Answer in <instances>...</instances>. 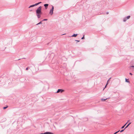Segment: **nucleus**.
<instances>
[{"label":"nucleus","instance_id":"nucleus-1","mask_svg":"<svg viewBox=\"0 0 134 134\" xmlns=\"http://www.w3.org/2000/svg\"><path fill=\"white\" fill-rule=\"evenodd\" d=\"M42 6L39 7L36 10V15L38 18H40L41 16V15L42 14V13L41 11Z\"/></svg>","mask_w":134,"mask_h":134},{"label":"nucleus","instance_id":"nucleus-2","mask_svg":"<svg viewBox=\"0 0 134 134\" xmlns=\"http://www.w3.org/2000/svg\"><path fill=\"white\" fill-rule=\"evenodd\" d=\"M54 7L53 6H52V8L50 9L49 11V14L51 15H52L53 14V11L54 10Z\"/></svg>","mask_w":134,"mask_h":134},{"label":"nucleus","instance_id":"nucleus-3","mask_svg":"<svg viewBox=\"0 0 134 134\" xmlns=\"http://www.w3.org/2000/svg\"><path fill=\"white\" fill-rule=\"evenodd\" d=\"M64 90H62L61 89H59L58 90V91H57V93H58L59 92H60L61 93H62L64 92Z\"/></svg>","mask_w":134,"mask_h":134},{"label":"nucleus","instance_id":"nucleus-4","mask_svg":"<svg viewBox=\"0 0 134 134\" xmlns=\"http://www.w3.org/2000/svg\"><path fill=\"white\" fill-rule=\"evenodd\" d=\"M44 5L45 7V9H46L48 7V4H45Z\"/></svg>","mask_w":134,"mask_h":134},{"label":"nucleus","instance_id":"nucleus-5","mask_svg":"<svg viewBox=\"0 0 134 134\" xmlns=\"http://www.w3.org/2000/svg\"><path fill=\"white\" fill-rule=\"evenodd\" d=\"M45 134H54L52 132H45Z\"/></svg>","mask_w":134,"mask_h":134},{"label":"nucleus","instance_id":"nucleus-6","mask_svg":"<svg viewBox=\"0 0 134 134\" xmlns=\"http://www.w3.org/2000/svg\"><path fill=\"white\" fill-rule=\"evenodd\" d=\"M77 34H74L73 35H72V36H70L76 37V36H77Z\"/></svg>","mask_w":134,"mask_h":134},{"label":"nucleus","instance_id":"nucleus-7","mask_svg":"<svg viewBox=\"0 0 134 134\" xmlns=\"http://www.w3.org/2000/svg\"><path fill=\"white\" fill-rule=\"evenodd\" d=\"M128 122H127L124 125H123V126H122L121 127V129H123L125 126H126V124H127V123Z\"/></svg>","mask_w":134,"mask_h":134},{"label":"nucleus","instance_id":"nucleus-8","mask_svg":"<svg viewBox=\"0 0 134 134\" xmlns=\"http://www.w3.org/2000/svg\"><path fill=\"white\" fill-rule=\"evenodd\" d=\"M131 123V122H130L129 124H127V125L125 127V129H126L127 128Z\"/></svg>","mask_w":134,"mask_h":134},{"label":"nucleus","instance_id":"nucleus-9","mask_svg":"<svg viewBox=\"0 0 134 134\" xmlns=\"http://www.w3.org/2000/svg\"><path fill=\"white\" fill-rule=\"evenodd\" d=\"M127 20V19H126V18H124V19H123V21L124 22H125Z\"/></svg>","mask_w":134,"mask_h":134},{"label":"nucleus","instance_id":"nucleus-10","mask_svg":"<svg viewBox=\"0 0 134 134\" xmlns=\"http://www.w3.org/2000/svg\"><path fill=\"white\" fill-rule=\"evenodd\" d=\"M108 98H106L105 99H101V100L102 101H105L106 99H107Z\"/></svg>","mask_w":134,"mask_h":134},{"label":"nucleus","instance_id":"nucleus-11","mask_svg":"<svg viewBox=\"0 0 134 134\" xmlns=\"http://www.w3.org/2000/svg\"><path fill=\"white\" fill-rule=\"evenodd\" d=\"M34 7V4H33V5H30L29 7V8H31V7Z\"/></svg>","mask_w":134,"mask_h":134},{"label":"nucleus","instance_id":"nucleus-12","mask_svg":"<svg viewBox=\"0 0 134 134\" xmlns=\"http://www.w3.org/2000/svg\"><path fill=\"white\" fill-rule=\"evenodd\" d=\"M130 17V15H129L126 18V19H129Z\"/></svg>","mask_w":134,"mask_h":134},{"label":"nucleus","instance_id":"nucleus-13","mask_svg":"<svg viewBox=\"0 0 134 134\" xmlns=\"http://www.w3.org/2000/svg\"><path fill=\"white\" fill-rule=\"evenodd\" d=\"M42 24V21H41L40 22L38 23L37 24H36V25H39V24Z\"/></svg>","mask_w":134,"mask_h":134},{"label":"nucleus","instance_id":"nucleus-14","mask_svg":"<svg viewBox=\"0 0 134 134\" xmlns=\"http://www.w3.org/2000/svg\"><path fill=\"white\" fill-rule=\"evenodd\" d=\"M8 106H7L6 107H3V109H6L7 108H8Z\"/></svg>","mask_w":134,"mask_h":134},{"label":"nucleus","instance_id":"nucleus-15","mask_svg":"<svg viewBox=\"0 0 134 134\" xmlns=\"http://www.w3.org/2000/svg\"><path fill=\"white\" fill-rule=\"evenodd\" d=\"M125 81L127 82H129V81H127V79H125Z\"/></svg>","mask_w":134,"mask_h":134},{"label":"nucleus","instance_id":"nucleus-16","mask_svg":"<svg viewBox=\"0 0 134 134\" xmlns=\"http://www.w3.org/2000/svg\"><path fill=\"white\" fill-rule=\"evenodd\" d=\"M120 131V130H119L118 131L115 132L114 134H116L117 133H118L119 131Z\"/></svg>","mask_w":134,"mask_h":134},{"label":"nucleus","instance_id":"nucleus-17","mask_svg":"<svg viewBox=\"0 0 134 134\" xmlns=\"http://www.w3.org/2000/svg\"><path fill=\"white\" fill-rule=\"evenodd\" d=\"M125 128L124 129L121 130L120 131V132H123L124 131V130H125Z\"/></svg>","mask_w":134,"mask_h":134},{"label":"nucleus","instance_id":"nucleus-18","mask_svg":"<svg viewBox=\"0 0 134 134\" xmlns=\"http://www.w3.org/2000/svg\"><path fill=\"white\" fill-rule=\"evenodd\" d=\"M30 68V67H27L26 68V70H27L29 69Z\"/></svg>","mask_w":134,"mask_h":134},{"label":"nucleus","instance_id":"nucleus-19","mask_svg":"<svg viewBox=\"0 0 134 134\" xmlns=\"http://www.w3.org/2000/svg\"><path fill=\"white\" fill-rule=\"evenodd\" d=\"M47 19H43L42 20V21H47Z\"/></svg>","mask_w":134,"mask_h":134},{"label":"nucleus","instance_id":"nucleus-20","mask_svg":"<svg viewBox=\"0 0 134 134\" xmlns=\"http://www.w3.org/2000/svg\"><path fill=\"white\" fill-rule=\"evenodd\" d=\"M41 3V2H39L38 3H37V5H38V4H40Z\"/></svg>","mask_w":134,"mask_h":134},{"label":"nucleus","instance_id":"nucleus-21","mask_svg":"<svg viewBox=\"0 0 134 134\" xmlns=\"http://www.w3.org/2000/svg\"><path fill=\"white\" fill-rule=\"evenodd\" d=\"M131 67L133 69V70H134V66H131L130 67V68Z\"/></svg>","mask_w":134,"mask_h":134},{"label":"nucleus","instance_id":"nucleus-22","mask_svg":"<svg viewBox=\"0 0 134 134\" xmlns=\"http://www.w3.org/2000/svg\"><path fill=\"white\" fill-rule=\"evenodd\" d=\"M84 38V35H83V36L81 38V39H83Z\"/></svg>","mask_w":134,"mask_h":134},{"label":"nucleus","instance_id":"nucleus-23","mask_svg":"<svg viewBox=\"0 0 134 134\" xmlns=\"http://www.w3.org/2000/svg\"><path fill=\"white\" fill-rule=\"evenodd\" d=\"M34 6L38 5L37 3L34 4Z\"/></svg>","mask_w":134,"mask_h":134},{"label":"nucleus","instance_id":"nucleus-24","mask_svg":"<svg viewBox=\"0 0 134 134\" xmlns=\"http://www.w3.org/2000/svg\"><path fill=\"white\" fill-rule=\"evenodd\" d=\"M34 6L38 5L37 3L34 4Z\"/></svg>","mask_w":134,"mask_h":134},{"label":"nucleus","instance_id":"nucleus-25","mask_svg":"<svg viewBox=\"0 0 134 134\" xmlns=\"http://www.w3.org/2000/svg\"><path fill=\"white\" fill-rule=\"evenodd\" d=\"M75 41H77V42H79L80 41L79 40H75Z\"/></svg>","mask_w":134,"mask_h":134},{"label":"nucleus","instance_id":"nucleus-26","mask_svg":"<svg viewBox=\"0 0 134 134\" xmlns=\"http://www.w3.org/2000/svg\"><path fill=\"white\" fill-rule=\"evenodd\" d=\"M129 74L131 75H132V73H131V72H130L129 73Z\"/></svg>","mask_w":134,"mask_h":134},{"label":"nucleus","instance_id":"nucleus-27","mask_svg":"<svg viewBox=\"0 0 134 134\" xmlns=\"http://www.w3.org/2000/svg\"><path fill=\"white\" fill-rule=\"evenodd\" d=\"M106 85H106L105 86V88L103 89V90H104V88H105L106 87Z\"/></svg>","mask_w":134,"mask_h":134},{"label":"nucleus","instance_id":"nucleus-28","mask_svg":"<svg viewBox=\"0 0 134 134\" xmlns=\"http://www.w3.org/2000/svg\"><path fill=\"white\" fill-rule=\"evenodd\" d=\"M108 13H108V12H107L106 13V14H108Z\"/></svg>","mask_w":134,"mask_h":134},{"label":"nucleus","instance_id":"nucleus-29","mask_svg":"<svg viewBox=\"0 0 134 134\" xmlns=\"http://www.w3.org/2000/svg\"><path fill=\"white\" fill-rule=\"evenodd\" d=\"M65 34H63L62 35H65Z\"/></svg>","mask_w":134,"mask_h":134},{"label":"nucleus","instance_id":"nucleus-30","mask_svg":"<svg viewBox=\"0 0 134 134\" xmlns=\"http://www.w3.org/2000/svg\"><path fill=\"white\" fill-rule=\"evenodd\" d=\"M20 59H19L18 60H19Z\"/></svg>","mask_w":134,"mask_h":134},{"label":"nucleus","instance_id":"nucleus-31","mask_svg":"<svg viewBox=\"0 0 134 134\" xmlns=\"http://www.w3.org/2000/svg\"><path fill=\"white\" fill-rule=\"evenodd\" d=\"M109 80H110V79H108V81Z\"/></svg>","mask_w":134,"mask_h":134},{"label":"nucleus","instance_id":"nucleus-32","mask_svg":"<svg viewBox=\"0 0 134 134\" xmlns=\"http://www.w3.org/2000/svg\"><path fill=\"white\" fill-rule=\"evenodd\" d=\"M109 80H110V79H108V81Z\"/></svg>","mask_w":134,"mask_h":134}]
</instances>
